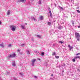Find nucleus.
I'll return each instance as SVG.
<instances>
[{
	"instance_id": "f257e3e1",
	"label": "nucleus",
	"mask_w": 80,
	"mask_h": 80,
	"mask_svg": "<svg viewBox=\"0 0 80 80\" xmlns=\"http://www.w3.org/2000/svg\"><path fill=\"white\" fill-rule=\"evenodd\" d=\"M75 35L76 38L77 40L78 41L80 40V35L79 33L77 32L75 33Z\"/></svg>"
},
{
	"instance_id": "f03ea898",
	"label": "nucleus",
	"mask_w": 80,
	"mask_h": 80,
	"mask_svg": "<svg viewBox=\"0 0 80 80\" xmlns=\"http://www.w3.org/2000/svg\"><path fill=\"white\" fill-rule=\"evenodd\" d=\"M10 28L11 29V30L12 32L15 31V29H16V27L14 25H11L10 26Z\"/></svg>"
},
{
	"instance_id": "7ed1b4c3",
	"label": "nucleus",
	"mask_w": 80,
	"mask_h": 80,
	"mask_svg": "<svg viewBox=\"0 0 80 80\" xmlns=\"http://www.w3.org/2000/svg\"><path fill=\"white\" fill-rule=\"evenodd\" d=\"M15 54L14 53L13 54H11V55H9L8 56V57H9V58H13V57H15Z\"/></svg>"
},
{
	"instance_id": "20e7f679",
	"label": "nucleus",
	"mask_w": 80,
	"mask_h": 80,
	"mask_svg": "<svg viewBox=\"0 0 80 80\" xmlns=\"http://www.w3.org/2000/svg\"><path fill=\"white\" fill-rule=\"evenodd\" d=\"M35 61H36V59H34L32 60V66H34V64H35Z\"/></svg>"
},
{
	"instance_id": "39448f33",
	"label": "nucleus",
	"mask_w": 80,
	"mask_h": 80,
	"mask_svg": "<svg viewBox=\"0 0 80 80\" xmlns=\"http://www.w3.org/2000/svg\"><path fill=\"white\" fill-rule=\"evenodd\" d=\"M31 18L32 19V20H33L34 21H35V22H37V19L34 18V17H31Z\"/></svg>"
},
{
	"instance_id": "423d86ee",
	"label": "nucleus",
	"mask_w": 80,
	"mask_h": 80,
	"mask_svg": "<svg viewBox=\"0 0 80 80\" xmlns=\"http://www.w3.org/2000/svg\"><path fill=\"white\" fill-rule=\"evenodd\" d=\"M68 48H70V50H72V48H73V47L71 46H70V45H68Z\"/></svg>"
},
{
	"instance_id": "0eeeda50",
	"label": "nucleus",
	"mask_w": 80,
	"mask_h": 80,
	"mask_svg": "<svg viewBox=\"0 0 80 80\" xmlns=\"http://www.w3.org/2000/svg\"><path fill=\"white\" fill-rule=\"evenodd\" d=\"M49 13H50V17H51V18H52V12H51V11H49Z\"/></svg>"
},
{
	"instance_id": "6e6552de",
	"label": "nucleus",
	"mask_w": 80,
	"mask_h": 80,
	"mask_svg": "<svg viewBox=\"0 0 80 80\" xmlns=\"http://www.w3.org/2000/svg\"><path fill=\"white\" fill-rule=\"evenodd\" d=\"M21 28H22V29H25V26H23L22 25H21Z\"/></svg>"
},
{
	"instance_id": "1a4fd4ad",
	"label": "nucleus",
	"mask_w": 80,
	"mask_h": 80,
	"mask_svg": "<svg viewBox=\"0 0 80 80\" xmlns=\"http://www.w3.org/2000/svg\"><path fill=\"white\" fill-rule=\"evenodd\" d=\"M58 28L59 30H61V29H62V28H63V27H62V26H60L58 27Z\"/></svg>"
},
{
	"instance_id": "9d476101",
	"label": "nucleus",
	"mask_w": 80,
	"mask_h": 80,
	"mask_svg": "<svg viewBox=\"0 0 80 80\" xmlns=\"http://www.w3.org/2000/svg\"><path fill=\"white\" fill-rule=\"evenodd\" d=\"M10 10H8V12H7V14L8 15H10Z\"/></svg>"
},
{
	"instance_id": "9b49d317",
	"label": "nucleus",
	"mask_w": 80,
	"mask_h": 80,
	"mask_svg": "<svg viewBox=\"0 0 80 80\" xmlns=\"http://www.w3.org/2000/svg\"><path fill=\"white\" fill-rule=\"evenodd\" d=\"M12 66H13V67H15V66H16V64H15V62H12Z\"/></svg>"
},
{
	"instance_id": "f8f14e48",
	"label": "nucleus",
	"mask_w": 80,
	"mask_h": 80,
	"mask_svg": "<svg viewBox=\"0 0 80 80\" xmlns=\"http://www.w3.org/2000/svg\"><path fill=\"white\" fill-rule=\"evenodd\" d=\"M0 47H1L2 48H4V45H3V43L2 44H0Z\"/></svg>"
},
{
	"instance_id": "ddd939ff",
	"label": "nucleus",
	"mask_w": 80,
	"mask_h": 80,
	"mask_svg": "<svg viewBox=\"0 0 80 80\" xmlns=\"http://www.w3.org/2000/svg\"><path fill=\"white\" fill-rule=\"evenodd\" d=\"M37 37L38 38H40L42 37V36H41V35H37Z\"/></svg>"
},
{
	"instance_id": "4468645a",
	"label": "nucleus",
	"mask_w": 80,
	"mask_h": 80,
	"mask_svg": "<svg viewBox=\"0 0 80 80\" xmlns=\"http://www.w3.org/2000/svg\"><path fill=\"white\" fill-rule=\"evenodd\" d=\"M38 3L39 4V5H41V4H42V1L40 0L38 2Z\"/></svg>"
},
{
	"instance_id": "2eb2a0df",
	"label": "nucleus",
	"mask_w": 80,
	"mask_h": 80,
	"mask_svg": "<svg viewBox=\"0 0 80 80\" xmlns=\"http://www.w3.org/2000/svg\"><path fill=\"white\" fill-rule=\"evenodd\" d=\"M58 8H59V9H60L61 10H63V8L60 6H58Z\"/></svg>"
},
{
	"instance_id": "dca6fc26",
	"label": "nucleus",
	"mask_w": 80,
	"mask_h": 80,
	"mask_svg": "<svg viewBox=\"0 0 80 80\" xmlns=\"http://www.w3.org/2000/svg\"><path fill=\"white\" fill-rule=\"evenodd\" d=\"M40 20H43V16H40Z\"/></svg>"
},
{
	"instance_id": "f3484780",
	"label": "nucleus",
	"mask_w": 80,
	"mask_h": 80,
	"mask_svg": "<svg viewBox=\"0 0 80 80\" xmlns=\"http://www.w3.org/2000/svg\"><path fill=\"white\" fill-rule=\"evenodd\" d=\"M26 52L28 55H29V54H30V52L28 50Z\"/></svg>"
},
{
	"instance_id": "a211bd4d",
	"label": "nucleus",
	"mask_w": 80,
	"mask_h": 80,
	"mask_svg": "<svg viewBox=\"0 0 80 80\" xmlns=\"http://www.w3.org/2000/svg\"><path fill=\"white\" fill-rule=\"evenodd\" d=\"M74 58L75 59H77V58H80V57L79 56H77L76 57H75Z\"/></svg>"
},
{
	"instance_id": "6ab92c4d",
	"label": "nucleus",
	"mask_w": 80,
	"mask_h": 80,
	"mask_svg": "<svg viewBox=\"0 0 80 80\" xmlns=\"http://www.w3.org/2000/svg\"><path fill=\"white\" fill-rule=\"evenodd\" d=\"M52 55H57L56 52H54L53 53H52Z\"/></svg>"
},
{
	"instance_id": "aec40b11",
	"label": "nucleus",
	"mask_w": 80,
	"mask_h": 80,
	"mask_svg": "<svg viewBox=\"0 0 80 80\" xmlns=\"http://www.w3.org/2000/svg\"><path fill=\"white\" fill-rule=\"evenodd\" d=\"M71 22L72 23V24L73 25V26H74V22L72 20Z\"/></svg>"
},
{
	"instance_id": "412c9836",
	"label": "nucleus",
	"mask_w": 80,
	"mask_h": 80,
	"mask_svg": "<svg viewBox=\"0 0 80 80\" xmlns=\"http://www.w3.org/2000/svg\"><path fill=\"white\" fill-rule=\"evenodd\" d=\"M52 24V23L50 22H48V25H50Z\"/></svg>"
},
{
	"instance_id": "4be33fe9",
	"label": "nucleus",
	"mask_w": 80,
	"mask_h": 80,
	"mask_svg": "<svg viewBox=\"0 0 80 80\" xmlns=\"http://www.w3.org/2000/svg\"><path fill=\"white\" fill-rule=\"evenodd\" d=\"M21 1L22 3H25V0H21Z\"/></svg>"
},
{
	"instance_id": "5701e85b",
	"label": "nucleus",
	"mask_w": 80,
	"mask_h": 80,
	"mask_svg": "<svg viewBox=\"0 0 80 80\" xmlns=\"http://www.w3.org/2000/svg\"><path fill=\"white\" fill-rule=\"evenodd\" d=\"M24 45H25L24 44H22L21 45V46L23 47H24Z\"/></svg>"
},
{
	"instance_id": "b1692460",
	"label": "nucleus",
	"mask_w": 80,
	"mask_h": 80,
	"mask_svg": "<svg viewBox=\"0 0 80 80\" xmlns=\"http://www.w3.org/2000/svg\"><path fill=\"white\" fill-rule=\"evenodd\" d=\"M20 2H22V1H21V0H19L17 1L18 3H20Z\"/></svg>"
},
{
	"instance_id": "393cba45",
	"label": "nucleus",
	"mask_w": 80,
	"mask_h": 80,
	"mask_svg": "<svg viewBox=\"0 0 80 80\" xmlns=\"http://www.w3.org/2000/svg\"><path fill=\"white\" fill-rule=\"evenodd\" d=\"M33 77L34 78H38V77L35 76H34Z\"/></svg>"
},
{
	"instance_id": "a878e982",
	"label": "nucleus",
	"mask_w": 80,
	"mask_h": 80,
	"mask_svg": "<svg viewBox=\"0 0 80 80\" xmlns=\"http://www.w3.org/2000/svg\"><path fill=\"white\" fill-rule=\"evenodd\" d=\"M59 43H61V44H62V43H63V42H62L61 41H59Z\"/></svg>"
},
{
	"instance_id": "bb28decb",
	"label": "nucleus",
	"mask_w": 80,
	"mask_h": 80,
	"mask_svg": "<svg viewBox=\"0 0 80 80\" xmlns=\"http://www.w3.org/2000/svg\"><path fill=\"white\" fill-rule=\"evenodd\" d=\"M72 62H75V58L72 59Z\"/></svg>"
},
{
	"instance_id": "cd10ccee",
	"label": "nucleus",
	"mask_w": 80,
	"mask_h": 80,
	"mask_svg": "<svg viewBox=\"0 0 80 80\" xmlns=\"http://www.w3.org/2000/svg\"><path fill=\"white\" fill-rule=\"evenodd\" d=\"M55 57L56 58L58 59L59 58V56H55Z\"/></svg>"
},
{
	"instance_id": "c85d7f7f",
	"label": "nucleus",
	"mask_w": 80,
	"mask_h": 80,
	"mask_svg": "<svg viewBox=\"0 0 80 80\" xmlns=\"http://www.w3.org/2000/svg\"><path fill=\"white\" fill-rule=\"evenodd\" d=\"M31 40H32V42L34 41V39H33V38H32Z\"/></svg>"
},
{
	"instance_id": "c756f323",
	"label": "nucleus",
	"mask_w": 80,
	"mask_h": 80,
	"mask_svg": "<svg viewBox=\"0 0 80 80\" xmlns=\"http://www.w3.org/2000/svg\"><path fill=\"white\" fill-rule=\"evenodd\" d=\"M19 74L20 75H21V76H22V77H23V74H22V73H19Z\"/></svg>"
},
{
	"instance_id": "7c9ffc66",
	"label": "nucleus",
	"mask_w": 80,
	"mask_h": 80,
	"mask_svg": "<svg viewBox=\"0 0 80 80\" xmlns=\"http://www.w3.org/2000/svg\"><path fill=\"white\" fill-rule=\"evenodd\" d=\"M11 46H12V45L10 44H9L8 45V47H11Z\"/></svg>"
},
{
	"instance_id": "2f4dec72",
	"label": "nucleus",
	"mask_w": 80,
	"mask_h": 80,
	"mask_svg": "<svg viewBox=\"0 0 80 80\" xmlns=\"http://www.w3.org/2000/svg\"><path fill=\"white\" fill-rule=\"evenodd\" d=\"M13 79L14 80H17V78H16L15 77L13 78Z\"/></svg>"
},
{
	"instance_id": "473e14b6",
	"label": "nucleus",
	"mask_w": 80,
	"mask_h": 80,
	"mask_svg": "<svg viewBox=\"0 0 80 80\" xmlns=\"http://www.w3.org/2000/svg\"><path fill=\"white\" fill-rule=\"evenodd\" d=\"M76 11L78 12V13H80V11H79V10H77Z\"/></svg>"
},
{
	"instance_id": "72a5a7b5",
	"label": "nucleus",
	"mask_w": 80,
	"mask_h": 80,
	"mask_svg": "<svg viewBox=\"0 0 80 80\" xmlns=\"http://www.w3.org/2000/svg\"><path fill=\"white\" fill-rule=\"evenodd\" d=\"M41 55H44V52H42V53H41Z\"/></svg>"
},
{
	"instance_id": "f704fd0d",
	"label": "nucleus",
	"mask_w": 80,
	"mask_h": 80,
	"mask_svg": "<svg viewBox=\"0 0 80 80\" xmlns=\"http://www.w3.org/2000/svg\"><path fill=\"white\" fill-rule=\"evenodd\" d=\"M80 53H78L76 55V56L78 55H80Z\"/></svg>"
},
{
	"instance_id": "c9c22d12",
	"label": "nucleus",
	"mask_w": 80,
	"mask_h": 80,
	"mask_svg": "<svg viewBox=\"0 0 80 80\" xmlns=\"http://www.w3.org/2000/svg\"><path fill=\"white\" fill-rule=\"evenodd\" d=\"M62 76H63V72H62Z\"/></svg>"
},
{
	"instance_id": "e433bc0d",
	"label": "nucleus",
	"mask_w": 80,
	"mask_h": 80,
	"mask_svg": "<svg viewBox=\"0 0 80 80\" xmlns=\"http://www.w3.org/2000/svg\"><path fill=\"white\" fill-rule=\"evenodd\" d=\"M48 10H49V11H50V8H49Z\"/></svg>"
},
{
	"instance_id": "4c0bfd02",
	"label": "nucleus",
	"mask_w": 80,
	"mask_h": 80,
	"mask_svg": "<svg viewBox=\"0 0 80 80\" xmlns=\"http://www.w3.org/2000/svg\"><path fill=\"white\" fill-rule=\"evenodd\" d=\"M34 52H35V53H37V51H35Z\"/></svg>"
},
{
	"instance_id": "58836bf2",
	"label": "nucleus",
	"mask_w": 80,
	"mask_h": 80,
	"mask_svg": "<svg viewBox=\"0 0 80 80\" xmlns=\"http://www.w3.org/2000/svg\"><path fill=\"white\" fill-rule=\"evenodd\" d=\"M1 24H2V22L0 21V25H1Z\"/></svg>"
},
{
	"instance_id": "ea45409f",
	"label": "nucleus",
	"mask_w": 80,
	"mask_h": 80,
	"mask_svg": "<svg viewBox=\"0 0 80 80\" xmlns=\"http://www.w3.org/2000/svg\"><path fill=\"white\" fill-rule=\"evenodd\" d=\"M76 48V49H77V50H78V48L77 47V48Z\"/></svg>"
},
{
	"instance_id": "a19ab883",
	"label": "nucleus",
	"mask_w": 80,
	"mask_h": 80,
	"mask_svg": "<svg viewBox=\"0 0 80 80\" xmlns=\"http://www.w3.org/2000/svg\"><path fill=\"white\" fill-rule=\"evenodd\" d=\"M8 74H9L10 73V72H7Z\"/></svg>"
},
{
	"instance_id": "79ce46f5",
	"label": "nucleus",
	"mask_w": 80,
	"mask_h": 80,
	"mask_svg": "<svg viewBox=\"0 0 80 80\" xmlns=\"http://www.w3.org/2000/svg\"><path fill=\"white\" fill-rule=\"evenodd\" d=\"M18 52H20V50L19 49L18 50Z\"/></svg>"
},
{
	"instance_id": "37998d69",
	"label": "nucleus",
	"mask_w": 80,
	"mask_h": 80,
	"mask_svg": "<svg viewBox=\"0 0 80 80\" xmlns=\"http://www.w3.org/2000/svg\"><path fill=\"white\" fill-rule=\"evenodd\" d=\"M53 47H55V44H53Z\"/></svg>"
},
{
	"instance_id": "c03bdc74",
	"label": "nucleus",
	"mask_w": 80,
	"mask_h": 80,
	"mask_svg": "<svg viewBox=\"0 0 80 80\" xmlns=\"http://www.w3.org/2000/svg\"><path fill=\"white\" fill-rule=\"evenodd\" d=\"M78 71H79V72H80V70L79 69H78Z\"/></svg>"
},
{
	"instance_id": "a18cd8bd",
	"label": "nucleus",
	"mask_w": 80,
	"mask_h": 80,
	"mask_svg": "<svg viewBox=\"0 0 80 80\" xmlns=\"http://www.w3.org/2000/svg\"><path fill=\"white\" fill-rule=\"evenodd\" d=\"M31 2H33V0H31Z\"/></svg>"
},
{
	"instance_id": "49530a36",
	"label": "nucleus",
	"mask_w": 80,
	"mask_h": 80,
	"mask_svg": "<svg viewBox=\"0 0 80 80\" xmlns=\"http://www.w3.org/2000/svg\"><path fill=\"white\" fill-rule=\"evenodd\" d=\"M51 76H53V74H51Z\"/></svg>"
},
{
	"instance_id": "de8ad7c7",
	"label": "nucleus",
	"mask_w": 80,
	"mask_h": 80,
	"mask_svg": "<svg viewBox=\"0 0 80 80\" xmlns=\"http://www.w3.org/2000/svg\"><path fill=\"white\" fill-rule=\"evenodd\" d=\"M0 80H2V78L1 77H0Z\"/></svg>"
},
{
	"instance_id": "09e8293b",
	"label": "nucleus",
	"mask_w": 80,
	"mask_h": 80,
	"mask_svg": "<svg viewBox=\"0 0 80 80\" xmlns=\"http://www.w3.org/2000/svg\"><path fill=\"white\" fill-rule=\"evenodd\" d=\"M78 8H78H79V7H78V8Z\"/></svg>"
},
{
	"instance_id": "8fccbe9b",
	"label": "nucleus",
	"mask_w": 80,
	"mask_h": 80,
	"mask_svg": "<svg viewBox=\"0 0 80 80\" xmlns=\"http://www.w3.org/2000/svg\"><path fill=\"white\" fill-rule=\"evenodd\" d=\"M78 27V28H80V26H79Z\"/></svg>"
},
{
	"instance_id": "3c124183",
	"label": "nucleus",
	"mask_w": 80,
	"mask_h": 80,
	"mask_svg": "<svg viewBox=\"0 0 80 80\" xmlns=\"http://www.w3.org/2000/svg\"><path fill=\"white\" fill-rule=\"evenodd\" d=\"M63 72H64V71H63L62 72V73H63Z\"/></svg>"
},
{
	"instance_id": "603ef678",
	"label": "nucleus",
	"mask_w": 80,
	"mask_h": 80,
	"mask_svg": "<svg viewBox=\"0 0 80 80\" xmlns=\"http://www.w3.org/2000/svg\"><path fill=\"white\" fill-rule=\"evenodd\" d=\"M25 24H26V25H27V23H25Z\"/></svg>"
},
{
	"instance_id": "864d4df0",
	"label": "nucleus",
	"mask_w": 80,
	"mask_h": 80,
	"mask_svg": "<svg viewBox=\"0 0 80 80\" xmlns=\"http://www.w3.org/2000/svg\"><path fill=\"white\" fill-rule=\"evenodd\" d=\"M31 47H32V46H31Z\"/></svg>"
},
{
	"instance_id": "5fc2aeb1",
	"label": "nucleus",
	"mask_w": 80,
	"mask_h": 80,
	"mask_svg": "<svg viewBox=\"0 0 80 80\" xmlns=\"http://www.w3.org/2000/svg\"><path fill=\"white\" fill-rule=\"evenodd\" d=\"M72 0H71L72 1Z\"/></svg>"
}]
</instances>
